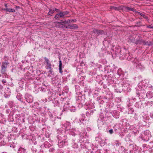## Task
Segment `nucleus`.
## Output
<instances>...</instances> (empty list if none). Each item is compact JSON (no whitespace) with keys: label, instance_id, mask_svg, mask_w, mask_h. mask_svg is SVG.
Here are the masks:
<instances>
[{"label":"nucleus","instance_id":"1","mask_svg":"<svg viewBox=\"0 0 153 153\" xmlns=\"http://www.w3.org/2000/svg\"><path fill=\"white\" fill-rule=\"evenodd\" d=\"M149 81L147 79H145L142 80L138 84V87L137 89L142 88L143 92H145V90L147 88L148 86Z\"/></svg>","mask_w":153,"mask_h":153},{"label":"nucleus","instance_id":"2","mask_svg":"<svg viewBox=\"0 0 153 153\" xmlns=\"http://www.w3.org/2000/svg\"><path fill=\"white\" fill-rule=\"evenodd\" d=\"M44 59L47 65L45 66L46 69L48 71V72L50 74L53 75V68L51 67V64L49 62V59L46 57H45Z\"/></svg>","mask_w":153,"mask_h":153},{"label":"nucleus","instance_id":"3","mask_svg":"<svg viewBox=\"0 0 153 153\" xmlns=\"http://www.w3.org/2000/svg\"><path fill=\"white\" fill-rule=\"evenodd\" d=\"M9 62L7 61L2 62L1 66V73L2 74H6L7 66Z\"/></svg>","mask_w":153,"mask_h":153},{"label":"nucleus","instance_id":"4","mask_svg":"<svg viewBox=\"0 0 153 153\" xmlns=\"http://www.w3.org/2000/svg\"><path fill=\"white\" fill-rule=\"evenodd\" d=\"M134 66H136L137 69H139L140 70H143L144 68L143 65H141L140 61L137 59H135L133 62Z\"/></svg>","mask_w":153,"mask_h":153},{"label":"nucleus","instance_id":"5","mask_svg":"<svg viewBox=\"0 0 153 153\" xmlns=\"http://www.w3.org/2000/svg\"><path fill=\"white\" fill-rule=\"evenodd\" d=\"M57 137L58 140H61L63 141H66L67 139V136L64 133L62 132H60L58 133Z\"/></svg>","mask_w":153,"mask_h":153},{"label":"nucleus","instance_id":"6","mask_svg":"<svg viewBox=\"0 0 153 153\" xmlns=\"http://www.w3.org/2000/svg\"><path fill=\"white\" fill-rule=\"evenodd\" d=\"M78 133V130L76 128H74L72 127L68 130V133L70 135L75 136Z\"/></svg>","mask_w":153,"mask_h":153},{"label":"nucleus","instance_id":"7","mask_svg":"<svg viewBox=\"0 0 153 153\" xmlns=\"http://www.w3.org/2000/svg\"><path fill=\"white\" fill-rule=\"evenodd\" d=\"M25 98L26 101L28 103H31L33 101V98L32 96L28 94H26L25 95Z\"/></svg>","mask_w":153,"mask_h":153},{"label":"nucleus","instance_id":"8","mask_svg":"<svg viewBox=\"0 0 153 153\" xmlns=\"http://www.w3.org/2000/svg\"><path fill=\"white\" fill-rule=\"evenodd\" d=\"M92 32L98 35L105 34V33L103 30H100L97 29H94Z\"/></svg>","mask_w":153,"mask_h":153},{"label":"nucleus","instance_id":"9","mask_svg":"<svg viewBox=\"0 0 153 153\" xmlns=\"http://www.w3.org/2000/svg\"><path fill=\"white\" fill-rule=\"evenodd\" d=\"M63 126L65 127V131L69 130L72 127L71 123L69 122H66L64 124H62V126Z\"/></svg>","mask_w":153,"mask_h":153},{"label":"nucleus","instance_id":"10","mask_svg":"<svg viewBox=\"0 0 153 153\" xmlns=\"http://www.w3.org/2000/svg\"><path fill=\"white\" fill-rule=\"evenodd\" d=\"M55 23L56 27L58 28H62V29L64 28H65V27L66 26L63 24L61 21L60 22H55Z\"/></svg>","mask_w":153,"mask_h":153},{"label":"nucleus","instance_id":"11","mask_svg":"<svg viewBox=\"0 0 153 153\" xmlns=\"http://www.w3.org/2000/svg\"><path fill=\"white\" fill-rule=\"evenodd\" d=\"M137 89L139 92L138 93H137V94L138 95H139V97L141 96L144 99L146 97V94H145V93H146V91H145V92H143V91H141L142 90H143L142 89V88H141L140 89Z\"/></svg>","mask_w":153,"mask_h":153},{"label":"nucleus","instance_id":"12","mask_svg":"<svg viewBox=\"0 0 153 153\" xmlns=\"http://www.w3.org/2000/svg\"><path fill=\"white\" fill-rule=\"evenodd\" d=\"M78 27L76 24H73L72 25H68V26H66L65 28L74 29L77 28Z\"/></svg>","mask_w":153,"mask_h":153},{"label":"nucleus","instance_id":"13","mask_svg":"<svg viewBox=\"0 0 153 153\" xmlns=\"http://www.w3.org/2000/svg\"><path fill=\"white\" fill-rule=\"evenodd\" d=\"M68 11H65L63 12H60L59 13V17L61 18H64L65 16L67 15L68 13Z\"/></svg>","mask_w":153,"mask_h":153},{"label":"nucleus","instance_id":"14","mask_svg":"<svg viewBox=\"0 0 153 153\" xmlns=\"http://www.w3.org/2000/svg\"><path fill=\"white\" fill-rule=\"evenodd\" d=\"M58 140V146L60 148H62L64 146L65 143L66 142V141L59 140Z\"/></svg>","mask_w":153,"mask_h":153},{"label":"nucleus","instance_id":"15","mask_svg":"<svg viewBox=\"0 0 153 153\" xmlns=\"http://www.w3.org/2000/svg\"><path fill=\"white\" fill-rule=\"evenodd\" d=\"M112 115L115 118H119L120 115V112L116 111H114L112 114Z\"/></svg>","mask_w":153,"mask_h":153},{"label":"nucleus","instance_id":"16","mask_svg":"<svg viewBox=\"0 0 153 153\" xmlns=\"http://www.w3.org/2000/svg\"><path fill=\"white\" fill-rule=\"evenodd\" d=\"M143 44L144 45L151 46L153 45V42L151 41H146L143 40Z\"/></svg>","mask_w":153,"mask_h":153},{"label":"nucleus","instance_id":"17","mask_svg":"<svg viewBox=\"0 0 153 153\" xmlns=\"http://www.w3.org/2000/svg\"><path fill=\"white\" fill-rule=\"evenodd\" d=\"M18 153H27L26 150L22 147H20L18 150Z\"/></svg>","mask_w":153,"mask_h":153},{"label":"nucleus","instance_id":"18","mask_svg":"<svg viewBox=\"0 0 153 153\" xmlns=\"http://www.w3.org/2000/svg\"><path fill=\"white\" fill-rule=\"evenodd\" d=\"M146 97L149 98H151L153 97V93L151 91H149L146 94Z\"/></svg>","mask_w":153,"mask_h":153},{"label":"nucleus","instance_id":"19","mask_svg":"<svg viewBox=\"0 0 153 153\" xmlns=\"http://www.w3.org/2000/svg\"><path fill=\"white\" fill-rule=\"evenodd\" d=\"M107 38H105L104 39V41H103V45L104 46H107L110 43L109 41L108 40Z\"/></svg>","mask_w":153,"mask_h":153},{"label":"nucleus","instance_id":"20","mask_svg":"<svg viewBox=\"0 0 153 153\" xmlns=\"http://www.w3.org/2000/svg\"><path fill=\"white\" fill-rule=\"evenodd\" d=\"M3 10L6 12H10L14 13L15 12V10L13 9L8 8H4Z\"/></svg>","mask_w":153,"mask_h":153},{"label":"nucleus","instance_id":"21","mask_svg":"<svg viewBox=\"0 0 153 153\" xmlns=\"http://www.w3.org/2000/svg\"><path fill=\"white\" fill-rule=\"evenodd\" d=\"M124 8L125 9L127 10H130L133 12L135 11V9L134 8H131L130 7L124 6Z\"/></svg>","mask_w":153,"mask_h":153},{"label":"nucleus","instance_id":"22","mask_svg":"<svg viewBox=\"0 0 153 153\" xmlns=\"http://www.w3.org/2000/svg\"><path fill=\"white\" fill-rule=\"evenodd\" d=\"M62 61L61 60H59V72L60 73L62 74L63 72V71H62Z\"/></svg>","mask_w":153,"mask_h":153},{"label":"nucleus","instance_id":"23","mask_svg":"<svg viewBox=\"0 0 153 153\" xmlns=\"http://www.w3.org/2000/svg\"><path fill=\"white\" fill-rule=\"evenodd\" d=\"M44 146L45 148H49L51 146V145L48 141H45L44 143Z\"/></svg>","mask_w":153,"mask_h":153},{"label":"nucleus","instance_id":"24","mask_svg":"<svg viewBox=\"0 0 153 153\" xmlns=\"http://www.w3.org/2000/svg\"><path fill=\"white\" fill-rule=\"evenodd\" d=\"M143 40L141 39H137L135 42V43L136 45L141 44L143 43Z\"/></svg>","mask_w":153,"mask_h":153},{"label":"nucleus","instance_id":"25","mask_svg":"<svg viewBox=\"0 0 153 153\" xmlns=\"http://www.w3.org/2000/svg\"><path fill=\"white\" fill-rule=\"evenodd\" d=\"M86 134V133L85 132H84L82 133H80V139H81V140H82V139L85 137Z\"/></svg>","mask_w":153,"mask_h":153},{"label":"nucleus","instance_id":"26","mask_svg":"<svg viewBox=\"0 0 153 153\" xmlns=\"http://www.w3.org/2000/svg\"><path fill=\"white\" fill-rule=\"evenodd\" d=\"M133 102V100L131 99H128L127 101V106L128 107H129L131 106Z\"/></svg>","mask_w":153,"mask_h":153},{"label":"nucleus","instance_id":"27","mask_svg":"<svg viewBox=\"0 0 153 153\" xmlns=\"http://www.w3.org/2000/svg\"><path fill=\"white\" fill-rule=\"evenodd\" d=\"M134 112V110L133 108L131 107L129 108L128 111V114H132Z\"/></svg>","mask_w":153,"mask_h":153},{"label":"nucleus","instance_id":"28","mask_svg":"<svg viewBox=\"0 0 153 153\" xmlns=\"http://www.w3.org/2000/svg\"><path fill=\"white\" fill-rule=\"evenodd\" d=\"M60 21H61L62 23L63 24H68L70 22H71V20L70 19H68L67 20H61Z\"/></svg>","mask_w":153,"mask_h":153},{"label":"nucleus","instance_id":"29","mask_svg":"<svg viewBox=\"0 0 153 153\" xmlns=\"http://www.w3.org/2000/svg\"><path fill=\"white\" fill-rule=\"evenodd\" d=\"M22 95L20 94L19 93L17 94L16 97L18 100L19 101H22Z\"/></svg>","mask_w":153,"mask_h":153},{"label":"nucleus","instance_id":"30","mask_svg":"<svg viewBox=\"0 0 153 153\" xmlns=\"http://www.w3.org/2000/svg\"><path fill=\"white\" fill-rule=\"evenodd\" d=\"M69 108L70 111L71 112H74L76 110L75 107L74 106H72L70 107Z\"/></svg>","mask_w":153,"mask_h":153},{"label":"nucleus","instance_id":"31","mask_svg":"<svg viewBox=\"0 0 153 153\" xmlns=\"http://www.w3.org/2000/svg\"><path fill=\"white\" fill-rule=\"evenodd\" d=\"M30 75V73H27L25 75V78L26 80H28L30 79V77H29V75Z\"/></svg>","mask_w":153,"mask_h":153},{"label":"nucleus","instance_id":"32","mask_svg":"<svg viewBox=\"0 0 153 153\" xmlns=\"http://www.w3.org/2000/svg\"><path fill=\"white\" fill-rule=\"evenodd\" d=\"M125 149L124 147L123 146H121L119 148V150L121 151V152H123L125 151Z\"/></svg>","mask_w":153,"mask_h":153},{"label":"nucleus","instance_id":"33","mask_svg":"<svg viewBox=\"0 0 153 153\" xmlns=\"http://www.w3.org/2000/svg\"><path fill=\"white\" fill-rule=\"evenodd\" d=\"M139 13L140 14V15L143 16V17L145 19H148V17L146 16V15L141 13Z\"/></svg>","mask_w":153,"mask_h":153},{"label":"nucleus","instance_id":"34","mask_svg":"<svg viewBox=\"0 0 153 153\" xmlns=\"http://www.w3.org/2000/svg\"><path fill=\"white\" fill-rule=\"evenodd\" d=\"M90 112V114H92L95 111V110L94 109H91L88 110Z\"/></svg>","mask_w":153,"mask_h":153},{"label":"nucleus","instance_id":"35","mask_svg":"<svg viewBox=\"0 0 153 153\" xmlns=\"http://www.w3.org/2000/svg\"><path fill=\"white\" fill-rule=\"evenodd\" d=\"M121 144V143L119 142L118 141H116L114 143V145H115L117 146H118L120 145Z\"/></svg>","mask_w":153,"mask_h":153},{"label":"nucleus","instance_id":"36","mask_svg":"<svg viewBox=\"0 0 153 153\" xmlns=\"http://www.w3.org/2000/svg\"><path fill=\"white\" fill-rule=\"evenodd\" d=\"M31 151L33 153H36L37 152V149L34 147H32L31 149Z\"/></svg>","mask_w":153,"mask_h":153},{"label":"nucleus","instance_id":"37","mask_svg":"<svg viewBox=\"0 0 153 153\" xmlns=\"http://www.w3.org/2000/svg\"><path fill=\"white\" fill-rule=\"evenodd\" d=\"M72 147L74 148H77L78 147V145L77 143H74L72 145Z\"/></svg>","mask_w":153,"mask_h":153},{"label":"nucleus","instance_id":"38","mask_svg":"<svg viewBox=\"0 0 153 153\" xmlns=\"http://www.w3.org/2000/svg\"><path fill=\"white\" fill-rule=\"evenodd\" d=\"M121 72H122L121 69H119L118 70V71H117V74H118L120 76L121 75V74H122Z\"/></svg>","mask_w":153,"mask_h":153},{"label":"nucleus","instance_id":"39","mask_svg":"<svg viewBox=\"0 0 153 153\" xmlns=\"http://www.w3.org/2000/svg\"><path fill=\"white\" fill-rule=\"evenodd\" d=\"M141 23L140 22H139L136 23L137 25H135V27H140L141 26Z\"/></svg>","mask_w":153,"mask_h":153},{"label":"nucleus","instance_id":"40","mask_svg":"<svg viewBox=\"0 0 153 153\" xmlns=\"http://www.w3.org/2000/svg\"><path fill=\"white\" fill-rule=\"evenodd\" d=\"M84 120V118H81L79 119L78 122H79V124H80L81 123H82L83 122Z\"/></svg>","mask_w":153,"mask_h":153},{"label":"nucleus","instance_id":"41","mask_svg":"<svg viewBox=\"0 0 153 153\" xmlns=\"http://www.w3.org/2000/svg\"><path fill=\"white\" fill-rule=\"evenodd\" d=\"M55 80V78H53L52 79V80H53L52 83L53 84H57V83L58 84L59 83H58V82H57Z\"/></svg>","mask_w":153,"mask_h":153},{"label":"nucleus","instance_id":"42","mask_svg":"<svg viewBox=\"0 0 153 153\" xmlns=\"http://www.w3.org/2000/svg\"><path fill=\"white\" fill-rule=\"evenodd\" d=\"M49 150L50 152H53L54 151V149L52 147H51L49 149Z\"/></svg>","mask_w":153,"mask_h":153},{"label":"nucleus","instance_id":"43","mask_svg":"<svg viewBox=\"0 0 153 153\" xmlns=\"http://www.w3.org/2000/svg\"><path fill=\"white\" fill-rule=\"evenodd\" d=\"M90 112L89 110H88V111H87L86 112V116L87 117H89L91 115V114H90Z\"/></svg>","mask_w":153,"mask_h":153},{"label":"nucleus","instance_id":"44","mask_svg":"<svg viewBox=\"0 0 153 153\" xmlns=\"http://www.w3.org/2000/svg\"><path fill=\"white\" fill-rule=\"evenodd\" d=\"M115 91L117 93H118V92L121 93L122 91V90H120V89H118L116 88L115 89Z\"/></svg>","mask_w":153,"mask_h":153},{"label":"nucleus","instance_id":"45","mask_svg":"<svg viewBox=\"0 0 153 153\" xmlns=\"http://www.w3.org/2000/svg\"><path fill=\"white\" fill-rule=\"evenodd\" d=\"M59 13L56 15L54 16V18L56 19H58L59 18Z\"/></svg>","mask_w":153,"mask_h":153},{"label":"nucleus","instance_id":"46","mask_svg":"<svg viewBox=\"0 0 153 153\" xmlns=\"http://www.w3.org/2000/svg\"><path fill=\"white\" fill-rule=\"evenodd\" d=\"M53 13V12L51 10H50L48 13V15H51Z\"/></svg>","mask_w":153,"mask_h":153},{"label":"nucleus","instance_id":"47","mask_svg":"<svg viewBox=\"0 0 153 153\" xmlns=\"http://www.w3.org/2000/svg\"><path fill=\"white\" fill-rule=\"evenodd\" d=\"M108 132L110 134H112L113 133V130L112 129H110Z\"/></svg>","mask_w":153,"mask_h":153},{"label":"nucleus","instance_id":"48","mask_svg":"<svg viewBox=\"0 0 153 153\" xmlns=\"http://www.w3.org/2000/svg\"><path fill=\"white\" fill-rule=\"evenodd\" d=\"M111 9H113L115 10H118V9L117 7H113V6H112L111 7Z\"/></svg>","mask_w":153,"mask_h":153},{"label":"nucleus","instance_id":"49","mask_svg":"<svg viewBox=\"0 0 153 153\" xmlns=\"http://www.w3.org/2000/svg\"><path fill=\"white\" fill-rule=\"evenodd\" d=\"M147 28H153V26H152V25H149L148 26H147Z\"/></svg>","mask_w":153,"mask_h":153},{"label":"nucleus","instance_id":"50","mask_svg":"<svg viewBox=\"0 0 153 153\" xmlns=\"http://www.w3.org/2000/svg\"><path fill=\"white\" fill-rule=\"evenodd\" d=\"M76 21V19H72L71 20V22H75Z\"/></svg>","mask_w":153,"mask_h":153},{"label":"nucleus","instance_id":"51","mask_svg":"<svg viewBox=\"0 0 153 153\" xmlns=\"http://www.w3.org/2000/svg\"><path fill=\"white\" fill-rule=\"evenodd\" d=\"M38 153H44V152L42 150H40V151Z\"/></svg>","mask_w":153,"mask_h":153},{"label":"nucleus","instance_id":"52","mask_svg":"<svg viewBox=\"0 0 153 153\" xmlns=\"http://www.w3.org/2000/svg\"><path fill=\"white\" fill-rule=\"evenodd\" d=\"M54 10L57 12H58L59 11V10L57 8H55Z\"/></svg>","mask_w":153,"mask_h":153},{"label":"nucleus","instance_id":"53","mask_svg":"<svg viewBox=\"0 0 153 153\" xmlns=\"http://www.w3.org/2000/svg\"><path fill=\"white\" fill-rule=\"evenodd\" d=\"M3 88V87L2 85H0V89H1Z\"/></svg>","mask_w":153,"mask_h":153},{"label":"nucleus","instance_id":"54","mask_svg":"<svg viewBox=\"0 0 153 153\" xmlns=\"http://www.w3.org/2000/svg\"><path fill=\"white\" fill-rule=\"evenodd\" d=\"M85 118V114H82V118Z\"/></svg>","mask_w":153,"mask_h":153},{"label":"nucleus","instance_id":"55","mask_svg":"<svg viewBox=\"0 0 153 153\" xmlns=\"http://www.w3.org/2000/svg\"><path fill=\"white\" fill-rule=\"evenodd\" d=\"M41 90H42V92H45L46 90L45 89H44V88L43 89H42V88H41Z\"/></svg>","mask_w":153,"mask_h":153},{"label":"nucleus","instance_id":"56","mask_svg":"<svg viewBox=\"0 0 153 153\" xmlns=\"http://www.w3.org/2000/svg\"><path fill=\"white\" fill-rule=\"evenodd\" d=\"M98 138V137H95V139L96 140H98L97 139Z\"/></svg>","mask_w":153,"mask_h":153},{"label":"nucleus","instance_id":"57","mask_svg":"<svg viewBox=\"0 0 153 153\" xmlns=\"http://www.w3.org/2000/svg\"><path fill=\"white\" fill-rule=\"evenodd\" d=\"M2 82L3 83H5L6 82L4 81V80H2Z\"/></svg>","mask_w":153,"mask_h":153},{"label":"nucleus","instance_id":"58","mask_svg":"<svg viewBox=\"0 0 153 153\" xmlns=\"http://www.w3.org/2000/svg\"><path fill=\"white\" fill-rule=\"evenodd\" d=\"M5 7L6 8H7V4H5Z\"/></svg>","mask_w":153,"mask_h":153},{"label":"nucleus","instance_id":"59","mask_svg":"<svg viewBox=\"0 0 153 153\" xmlns=\"http://www.w3.org/2000/svg\"><path fill=\"white\" fill-rule=\"evenodd\" d=\"M22 121L23 122V123H24L25 122V120H24V119H23Z\"/></svg>","mask_w":153,"mask_h":153},{"label":"nucleus","instance_id":"60","mask_svg":"<svg viewBox=\"0 0 153 153\" xmlns=\"http://www.w3.org/2000/svg\"><path fill=\"white\" fill-rule=\"evenodd\" d=\"M22 63H24V61H23V60H22Z\"/></svg>","mask_w":153,"mask_h":153},{"label":"nucleus","instance_id":"61","mask_svg":"<svg viewBox=\"0 0 153 153\" xmlns=\"http://www.w3.org/2000/svg\"><path fill=\"white\" fill-rule=\"evenodd\" d=\"M47 100L46 99H45V102H46L47 101Z\"/></svg>","mask_w":153,"mask_h":153},{"label":"nucleus","instance_id":"62","mask_svg":"<svg viewBox=\"0 0 153 153\" xmlns=\"http://www.w3.org/2000/svg\"><path fill=\"white\" fill-rule=\"evenodd\" d=\"M19 6H16V8H19Z\"/></svg>","mask_w":153,"mask_h":153},{"label":"nucleus","instance_id":"63","mask_svg":"<svg viewBox=\"0 0 153 153\" xmlns=\"http://www.w3.org/2000/svg\"><path fill=\"white\" fill-rule=\"evenodd\" d=\"M88 109H89V108H90V106H89L88 107Z\"/></svg>","mask_w":153,"mask_h":153},{"label":"nucleus","instance_id":"64","mask_svg":"<svg viewBox=\"0 0 153 153\" xmlns=\"http://www.w3.org/2000/svg\"><path fill=\"white\" fill-rule=\"evenodd\" d=\"M85 105H86V104L87 105V104H86V103H85Z\"/></svg>","mask_w":153,"mask_h":153}]
</instances>
